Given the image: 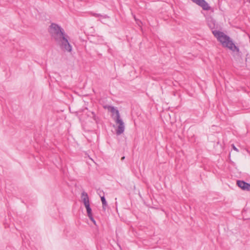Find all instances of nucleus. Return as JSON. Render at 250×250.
Here are the masks:
<instances>
[{"label": "nucleus", "mask_w": 250, "mask_h": 250, "mask_svg": "<svg viewBox=\"0 0 250 250\" xmlns=\"http://www.w3.org/2000/svg\"><path fill=\"white\" fill-rule=\"evenodd\" d=\"M212 34L223 47L229 48L232 52H239V48L235 45L232 39L229 36L223 32L218 30H213Z\"/></svg>", "instance_id": "1"}, {"label": "nucleus", "mask_w": 250, "mask_h": 250, "mask_svg": "<svg viewBox=\"0 0 250 250\" xmlns=\"http://www.w3.org/2000/svg\"><path fill=\"white\" fill-rule=\"evenodd\" d=\"M48 31L51 37L56 42L66 34L60 26L55 23L51 24L49 27Z\"/></svg>", "instance_id": "2"}, {"label": "nucleus", "mask_w": 250, "mask_h": 250, "mask_svg": "<svg viewBox=\"0 0 250 250\" xmlns=\"http://www.w3.org/2000/svg\"><path fill=\"white\" fill-rule=\"evenodd\" d=\"M48 31L51 37L56 42L66 34L60 26L55 23L51 24L49 27Z\"/></svg>", "instance_id": "3"}, {"label": "nucleus", "mask_w": 250, "mask_h": 250, "mask_svg": "<svg viewBox=\"0 0 250 250\" xmlns=\"http://www.w3.org/2000/svg\"><path fill=\"white\" fill-rule=\"evenodd\" d=\"M48 31L51 37L56 42L66 34L60 26L55 23L51 24L49 27Z\"/></svg>", "instance_id": "4"}, {"label": "nucleus", "mask_w": 250, "mask_h": 250, "mask_svg": "<svg viewBox=\"0 0 250 250\" xmlns=\"http://www.w3.org/2000/svg\"><path fill=\"white\" fill-rule=\"evenodd\" d=\"M69 38L68 36L65 34V36L62 37L56 42L59 45L62 50L70 53L72 50V46L68 41Z\"/></svg>", "instance_id": "5"}, {"label": "nucleus", "mask_w": 250, "mask_h": 250, "mask_svg": "<svg viewBox=\"0 0 250 250\" xmlns=\"http://www.w3.org/2000/svg\"><path fill=\"white\" fill-rule=\"evenodd\" d=\"M115 123L118 125V127L116 130V133L117 135H120L124 133L125 131V125L124 123L121 118L115 119L114 120Z\"/></svg>", "instance_id": "6"}, {"label": "nucleus", "mask_w": 250, "mask_h": 250, "mask_svg": "<svg viewBox=\"0 0 250 250\" xmlns=\"http://www.w3.org/2000/svg\"><path fill=\"white\" fill-rule=\"evenodd\" d=\"M193 2L196 3L199 5L204 10H209L211 9L210 6H209L207 2L205 0H191Z\"/></svg>", "instance_id": "7"}, {"label": "nucleus", "mask_w": 250, "mask_h": 250, "mask_svg": "<svg viewBox=\"0 0 250 250\" xmlns=\"http://www.w3.org/2000/svg\"><path fill=\"white\" fill-rule=\"evenodd\" d=\"M237 185L243 190L250 191V184L243 180H237Z\"/></svg>", "instance_id": "8"}, {"label": "nucleus", "mask_w": 250, "mask_h": 250, "mask_svg": "<svg viewBox=\"0 0 250 250\" xmlns=\"http://www.w3.org/2000/svg\"><path fill=\"white\" fill-rule=\"evenodd\" d=\"M107 109L112 113V117L114 120L120 117L119 111L114 107L112 106H108L107 107Z\"/></svg>", "instance_id": "9"}, {"label": "nucleus", "mask_w": 250, "mask_h": 250, "mask_svg": "<svg viewBox=\"0 0 250 250\" xmlns=\"http://www.w3.org/2000/svg\"><path fill=\"white\" fill-rule=\"evenodd\" d=\"M82 198L85 207L90 206L88 194L84 191L82 193Z\"/></svg>", "instance_id": "10"}, {"label": "nucleus", "mask_w": 250, "mask_h": 250, "mask_svg": "<svg viewBox=\"0 0 250 250\" xmlns=\"http://www.w3.org/2000/svg\"><path fill=\"white\" fill-rule=\"evenodd\" d=\"M100 196H101V201H102V203L103 204V209L105 210L106 209V207L107 206V202H106L105 198L104 195L102 196L100 195Z\"/></svg>", "instance_id": "11"}, {"label": "nucleus", "mask_w": 250, "mask_h": 250, "mask_svg": "<svg viewBox=\"0 0 250 250\" xmlns=\"http://www.w3.org/2000/svg\"><path fill=\"white\" fill-rule=\"evenodd\" d=\"M85 208H86V209L87 215L88 216L92 215V210H91V208L90 206L86 207Z\"/></svg>", "instance_id": "12"}, {"label": "nucleus", "mask_w": 250, "mask_h": 250, "mask_svg": "<svg viewBox=\"0 0 250 250\" xmlns=\"http://www.w3.org/2000/svg\"><path fill=\"white\" fill-rule=\"evenodd\" d=\"M88 216L89 218L90 219V220L91 221H92L95 224L96 222H95V220L94 219L92 215H89V216Z\"/></svg>", "instance_id": "13"}, {"label": "nucleus", "mask_w": 250, "mask_h": 250, "mask_svg": "<svg viewBox=\"0 0 250 250\" xmlns=\"http://www.w3.org/2000/svg\"><path fill=\"white\" fill-rule=\"evenodd\" d=\"M231 146H232V148H233L234 150H235V151H237V152H239V150H238V149L235 147V146H234V145L232 144V145H231Z\"/></svg>", "instance_id": "14"}, {"label": "nucleus", "mask_w": 250, "mask_h": 250, "mask_svg": "<svg viewBox=\"0 0 250 250\" xmlns=\"http://www.w3.org/2000/svg\"><path fill=\"white\" fill-rule=\"evenodd\" d=\"M92 114L93 115V119L95 120V121H96V115L93 112H92Z\"/></svg>", "instance_id": "15"}, {"label": "nucleus", "mask_w": 250, "mask_h": 250, "mask_svg": "<svg viewBox=\"0 0 250 250\" xmlns=\"http://www.w3.org/2000/svg\"><path fill=\"white\" fill-rule=\"evenodd\" d=\"M94 16H95V17H102V16L100 14H94Z\"/></svg>", "instance_id": "16"}, {"label": "nucleus", "mask_w": 250, "mask_h": 250, "mask_svg": "<svg viewBox=\"0 0 250 250\" xmlns=\"http://www.w3.org/2000/svg\"><path fill=\"white\" fill-rule=\"evenodd\" d=\"M125 159V156H123V157H122V158H121V160H122V161H123Z\"/></svg>", "instance_id": "17"}, {"label": "nucleus", "mask_w": 250, "mask_h": 250, "mask_svg": "<svg viewBox=\"0 0 250 250\" xmlns=\"http://www.w3.org/2000/svg\"><path fill=\"white\" fill-rule=\"evenodd\" d=\"M247 1L250 3V0H248Z\"/></svg>", "instance_id": "18"}]
</instances>
